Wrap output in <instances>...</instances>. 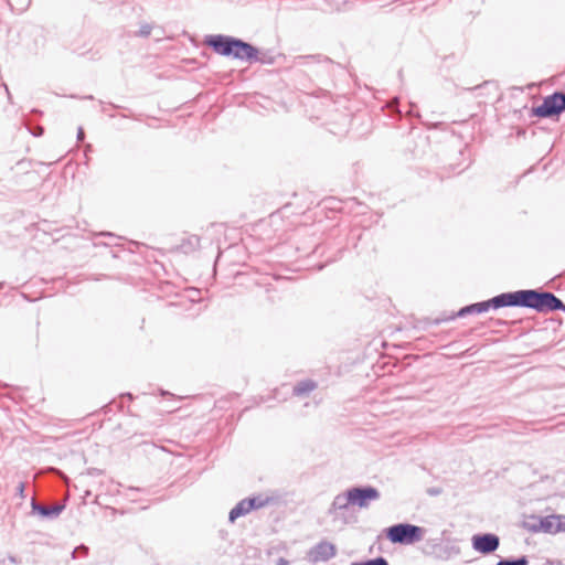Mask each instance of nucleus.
Segmentation results:
<instances>
[{"mask_svg":"<svg viewBox=\"0 0 565 565\" xmlns=\"http://www.w3.org/2000/svg\"><path fill=\"white\" fill-rule=\"evenodd\" d=\"M510 306H521L535 309L540 312L557 310L563 302L552 292H539L536 290H519L508 292L504 297Z\"/></svg>","mask_w":565,"mask_h":565,"instance_id":"nucleus-1","label":"nucleus"},{"mask_svg":"<svg viewBox=\"0 0 565 565\" xmlns=\"http://www.w3.org/2000/svg\"><path fill=\"white\" fill-rule=\"evenodd\" d=\"M425 534L426 530L424 527L408 523L395 524L388 527L386 532V536L392 543L403 545L420 542Z\"/></svg>","mask_w":565,"mask_h":565,"instance_id":"nucleus-2","label":"nucleus"},{"mask_svg":"<svg viewBox=\"0 0 565 565\" xmlns=\"http://www.w3.org/2000/svg\"><path fill=\"white\" fill-rule=\"evenodd\" d=\"M379 498L380 492L373 487L352 488L348 490L344 495H338L334 503L338 504L340 509L347 508L348 504L367 508L370 501H375Z\"/></svg>","mask_w":565,"mask_h":565,"instance_id":"nucleus-3","label":"nucleus"},{"mask_svg":"<svg viewBox=\"0 0 565 565\" xmlns=\"http://www.w3.org/2000/svg\"><path fill=\"white\" fill-rule=\"evenodd\" d=\"M565 110V94L554 93L544 98L542 105L534 108V114L539 117H551Z\"/></svg>","mask_w":565,"mask_h":565,"instance_id":"nucleus-4","label":"nucleus"},{"mask_svg":"<svg viewBox=\"0 0 565 565\" xmlns=\"http://www.w3.org/2000/svg\"><path fill=\"white\" fill-rule=\"evenodd\" d=\"M505 296H508V292L495 296L488 301L478 302V303L467 306V307L460 309V311L458 312V316L463 317L468 313H481V312L488 311L489 308L498 309L501 307L510 306L509 303H505L508 301L504 298Z\"/></svg>","mask_w":565,"mask_h":565,"instance_id":"nucleus-5","label":"nucleus"},{"mask_svg":"<svg viewBox=\"0 0 565 565\" xmlns=\"http://www.w3.org/2000/svg\"><path fill=\"white\" fill-rule=\"evenodd\" d=\"M499 537L494 534L475 535L472 537V546L482 554L494 552L499 547Z\"/></svg>","mask_w":565,"mask_h":565,"instance_id":"nucleus-6","label":"nucleus"},{"mask_svg":"<svg viewBox=\"0 0 565 565\" xmlns=\"http://www.w3.org/2000/svg\"><path fill=\"white\" fill-rule=\"evenodd\" d=\"M337 553L335 546L327 541L318 543L309 551V559L311 562H326L332 558Z\"/></svg>","mask_w":565,"mask_h":565,"instance_id":"nucleus-7","label":"nucleus"},{"mask_svg":"<svg viewBox=\"0 0 565 565\" xmlns=\"http://www.w3.org/2000/svg\"><path fill=\"white\" fill-rule=\"evenodd\" d=\"M237 39L224 35H213L206 41V43L213 47V50L224 56H231L233 52V45Z\"/></svg>","mask_w":565,"mask_h":565,"instance_id":"nucleus-8","label":"nucleus"},{"mask_svg":"<svg viewBox=\"0 0 565 565\" xmlns=\"http://www.w3.org/2000/svg\"><path fill=\"white\" fill-rule=\"evenodd\" d=\"M231 55L235 58L253 61L257 58V50L250 44L237 39L233 45Z\"/></svg>","mask_w":565,"mask_h":565,"instance_id":"nucleus-9","label":"nucleus"},{"mask_svg":"<svg viewBox=\"0 0 565 565\" xmlns=\"http://www.w3.org/2000/svg\"><path fill=\"white\" fill-rule=\"evenodd\" d=\"M541 527L548 533L565 531V521L561 515H548L541 521Z\"/></svg>","mask_w":565,"mask_h":565,"instance_id":"nucleus-10","label":"nucleus"},{"mask_svg":"<svg viewBox=\"0 0 565 565\" xmlns=\"http://www.w3.org/2000/svg\"><path fill=\"white\" fill-rule=\"evenodd\" d=\"M253 510V501L244 499L239 501L230 512L228 519L234 522L237 518L243 516Z\"/></svg>","mask_w":565,"mask_h":565,"instance_id":"nucleus-11","label":"nucleus"},{"mask_svg":"<svg viewBox=\"0 0 565 565\" xmlns=\"http://www.w3.org/2000/svg\"><path fill=\"white\" fill-rule=\"evenodd\" d=\"M32 509H33V511L39 512L42 516L56 518L62 512L63 507L62 505H53V507L40 505V504L35 503V501L33 500Z\"/></svg>","mask_w":565,"mask_h":565,"instance_id":"nucleus-12","label":"nucleus"},{"mask_svg":"<svg viewBox=\"0 0 565 565\" xmlns=\"http://www.w3.org/2000/svg\"><path fill=\"white\" fill-rule=\"evenodd\" d=\"M315 388H316V383L311 380H306V381L298 383L294 387V394L299 395V396L305 395V394H308L309 392L313 391Z\"/></svg>","mask_w":565,"mask_h":565,"instance_id":"nucleus-13","label":"nucleus"},{"mask_svg":"<svg viewBox=\"0 0 565 565\" xmlns=\"http://www.w3.org/2000/svg\"><path fill=\"white\" fill-rule=\"evenodd\" d=\"M497 565H529V562L525 556H522L518 559H502Z\"/></svg>","mask_w":565,"mask_h":565,"instance_id":"nucleus-14","label":"nucleus"},{"mask_svg":"<svg viewBox=\"0 0 565 565\" xmlns=\"http://www.w3.org/2000/svg\"><path fill=\"white\" fill-rule=\"evenodd\" d=\"M351 565H388V563L385 558L377 557L362 563H352Z\"/></svg>","mask_w":565,"mask_h":565,"instance_id":"nucleus-15","label":"nucleus"},{"mask_svg":"<svg viewBox=\"0 0 565 565\" xmlns=\"http://www.w3.org/2000/svg\"><path fill=\"white\" fill-rule=\"evenodd\" d=\"M247 500L253 501V510L263 508L268 502V499H263L262 497H254V498H249Z\"/></svg>","mask_w":565,"mask_h":565,"instance_id":"nucleus-16","label":"nucleus"},{"mask_svg":"<svg viewBox=\"0 0 565 565\" xmlns=\"http://www.w3.org/2000/svg\"><path fill=\"white\" fill-rule=\"evenodd\" d=\"M151 28L149 25L141 26L139 34L142 36H147L150 34Z\"/></svg>","mask_w":565,"mask_h":565,"instance_id":"nucleus-17","label":"nucleus"},{"mask_svg":"<svg viewBox=\"0 0 565 565\" xmlns=\"http://www.w3.org/2000/svg\"><path fill=\"white\" fill-rule=\"evenodd\" d=\"M79 552L83 553V554H87V547L82 545V546L75 548L74 552L72 553L73 557L75 558L76 554L79 553Z\"/></svg>","mask_w":565,"mask_h":565,"instance_id":"nucleus-18","label":"nucleus"},{"mask_svg":"<svg viewBox=\"0 0 565 565\" xmlns=\"http://www.w3.org/2000/svg\"><path fill=\"white\" fill-rule=\"evenodd\" d=\"M24 483L20 482L17 487V493L23 499L24 498Z\"/></svg>","mask_w":565,"mask_h":565,"instance_id":"nucleus-19","label":"nucleus"},{"mask_svg":"<svg viewBox=\"0 0 565 565\" xmlns=\"http://www.w3.org/2000/svg\"><path fill=\"white\" fill-rule=\"evenodd\" d=\"M84 130L82 127L78 128V131H77V140L78 141H82L84 139Z\"/></svg>","mask_w":565,"mask_h":565,"instance_id":"nucleus-20","label":"nucleus"},{"mask_svg":"<svg viewBox=\"0 0 565 565\" xmlns=\"http://www.w3.org/2000/svg\"><path fill=\"white\" fill-rule=\"evenodd\" d=\"M288 561L285 558H279L277 565H288Z\"/></svg>","mask_w":565,"mask_h":565,"instance_id":"nucleus-21","label":"nucleus"},{"mask_svg":"<svg viewBox=\"0 0 565 565\" xmlns=\"http://www.w3.org/2000/svg\"><path fill=\"white\" fill-rule=\"evenodd\" d=\"M557 310H563L565 312V305L563 303V307L558 308Z\"/></svg>","mask_w":565,"mask_h":565,"instance_id":"nucleus-22","label":"nucleus"}]
</instances>
